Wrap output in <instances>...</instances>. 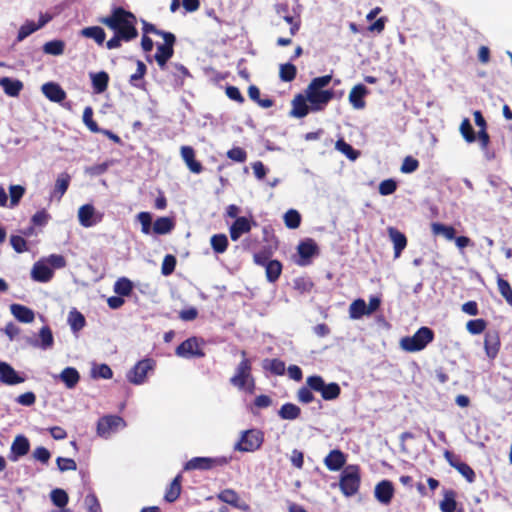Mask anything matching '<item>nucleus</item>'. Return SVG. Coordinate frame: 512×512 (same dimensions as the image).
I'll return each instance as SVG.
<instances>
[{
    "label": "nucleus",
    "mask_w": 512,
    "mask_h": 512,
    "mask_svg": "<svg viewBox=\"0 0 512 512\" xmlns=\"http://www.w3.org/2000/svg\"><path fill=\"white\" fill-rule=\"evenodd\" d=\"M346 463V455L339 449H334L324 459V464L330 471L340 470Z\"/></svg>",
    "instance_id": "b1692460"
},
{
    "label": "nucleus",
    "mask_w": 512,
    "mask_h": 512,
    "mask_svg": "<svg viewBox=\"0 0 512 512\" xmlns=\"http://www.w3.org/2000/svg\"><path fill=\"white\" fill-rule=\"evenodd\" d=\"M387 232L390 240L393 243L394 258L397 259L400 257L401 253L407 246V237L404 233L395 227H388Z\"/></svg>",
    "instance_id": "aec40b11"
},
{
    "label": "nucleus",
    "mask_w": 512,
    "mask_h": 512,
    "mask_svg": "<svg viewBox=\"0 0 512 512\" xmlns=\"http://www.w3.org/2000/svg\"><path fill=\"white\" fill-rule=\"evenodd\" d=\"M25 191L26 189L22 185H11L9 187L10 208H13L19 204L21 198L25 194Z\"/></svg>",
    "instance_id": "864d4df0"
},
{
    "label": "nucleus",
    "mask_w": 512,
    "mask_h": 512,
    "mask_svg": "<svg viewBox=\"0 0 512 512\" xmlns=\"http://www.w3.org/2000/svg\"><path fill=\"white\" fill-rule=\"evenodd\" d=\"M264 441L263 432L258 429H249L242 433L240 440L234 449L241 452H254L258 450Z\"/></svg>",
    "instance_id": "0eeeda50"
},
{
    "label": "nucleus",
    "mask_w": 512,
    "mask_h": 512,
    "mask_svg": "<svg viewBox=\"0 0 512 512\" xmlns=\"http://www.w3.org/2000/svg\"><path fill=\"white\" fill-rule=\"evenodd\" d=\"M146 71H147L146 65L142 61L138 60L137 61V69H136L135 73H133L130 76V80H129L130 84L135 87H138L139 86L138 81L143 79V77L146 74Z\"/></svg>",
    "instance_id": "680f3d73"
},
{
    "label": "nucleus",
    "mask_w": 512,
    "mask_h": 512,
    "mask_svg": "<svg viewBox=\"0 0 512 512\" xmlns=\"http://www.w3.org/2000/svg\"><path fill=\"white\" fill-rule=\"evenodd\" d=\"M297 68L292 63H285L280 65L279 77L284 82H291L296 78Z\"/></svg>",
    "instance_id": "603ef678"
},
{
    "label": "nucleus",
    "mask_w": 512,
    "mask_h": 512,
    "mask_svg": "<svg viewBox=\"0 0 512 512\" xmlns=\"http://www.w3.org/2000/svg\"><path fill=\"white\" fill-rule=\"evenodd\" d=\"M228 463L229 459L226 457H194L185 463L184 470H210Z\"/></svg>",
    "instance_id": "9d476101"
},
{
    "label": "nucleus",
    "mask_w": 512,
    "mask_h": 512,
    "mask_svg": "<svg viewBox=\"0 0 512 512\" xmlns=\"http://www.w3.org/2000/svg\"><path fill=\"white\" fill-rule=\"evenodd\" d=\"M154 365V360L149 358L138 361L127 375L129 382L135 385L144 383L147 373L153 370Z\"/></svg>",
    "instance_id": "f8f14e48"
},
{
    "label": "nucleus",
    "mask_w": 512,
    "mask_h": 512,
    "mask_svg": "<svg viewBox=\"0 0 512 512\" xmlns=\"http://www.w3.org/2000/svg\"><path fill=\"white\" fill-rule=\"evenodd\" d=\"M217 498L219 501L229 504L243 512H248L250 510V505L246 501L242 500L234 489L227 488L222 490L217 494Z\"/></svg>",
    "instance_id": "4468645a"
},
{
    "label": "nucleus",
    "mask_w": 512,
    "mask_h": 512,
    "mask_svg": "<svg viewBox=\"0 0 512 512\" xmlns=\"http://www.w3.org/2000/svg\"><path fill=\"white\" fill-rule=\"evenodd\" d=\"M460 132L468 143L475 141L479 142L480 148L484 152L486 160L490 161L495 158V152L489 148L490 136L487 133V130H460Z\"/></svg>",
    "instance_id": "1a4fd4ad"
},
{
    "label": "nucleus",
    "mask_w": 512,
    "mask_h": 512,
    "mask_svg": "<svg viewBox=\"0 0 512 512\" xmlns=\"http://www.w3.org/2000/svg\"><path fill=\"white\" fill-rule=\"evenodd\" d=\"M133 290V283L125 277L119 278L114 285V291L120 296H129Z\"/></svg>",
    "instance_id": "09e8293b"
},
{
    "label": "nucleus",
    "mask_w": 512,
    "mask_h": 512,
    "mask_svg": "<svg viewBox=\"0 0 512 512\" xmlns=\"http://www.w3.org/2000/svg\"><path fill=\"white\" fill-rule=\"evenodd\" d=\"M80 36L92 39L99 46H102L105 43L106 33L101 26H88L84 27L79 32Z\"/></svg>",
    "instance_id": "cd10ccee"
},
{
    "label": "nucleus",
    "mask_w": 512,
    "mask_h": 512,
    "mask_svg": "<svg viewBox=\"0 0 512 512\" xmlns=\"http://www.w3.org/2000/svg\"><path fill=\"white\" fill-rule=\"evenodd\" d=\"M284 223L289 229H296L301 224V215L297 210L290 209L284 214Z\"/></svg>",
    "instance_id": "5fc2aeb1"
},
{
    "label": "nucleus",
    "mask_w": 512,
    "mask_h": 512,
    "mask_svg": "<svg viewBox=\"0 0 512 512\" xmlns=\"http://www.w3.org/2000/svg\"><path fill=\"white\" fill-rule=\"evenodd\" d=\"M433 339V330L423 326L413 336L403 337L400 341V346L407 352H417L423 350Z\"/></svg>",
    "instance_id": "7ed1b4c3"
},
{
    "label": "nucleus",
    "mask_w": 512,
    "mask_h": 512,
    "mask_svg": "<svg viewBox=\"0 0 512 512\" xmlns=\"http://www.w3.org/2000/svg\"><path fill=\"white\" fill-rule=\"evenodd\" d=\"M26 380L25 374L18 373L10 364L2 361V383L17 385Z\"/></svg>",
    "instance_id": "412c9836"
},
{
    "label": "nucleus",
    "mask_w": 512,
    "mask_h": 512,
    "mask_svg": "<svg viewBox=\"0 0 512 512\" xmlns=\"http://www.w3.org/2000/svg\"><path fill=\"white\" fill-rule=\"evenodd\" d=\"M51 500L55 506L63 508L67 505L69 497L63 489L56 488L51 492Z\"/></svg>",
    "instance_id": "4d7b16f0"
},
{
    "label": "nucleus",
    "mask_w": 512,
    "mask_h": 512,
    "mask_svg": "<svg viewBox=\"0 0 512 512\" xmlns=\"http://www.w3.org/2000/svg\"><path fill=\"white\" fill-rule=\"evenodd\" d=\"M262 367L273 375L281 376L285 373V363L278 358L264 359Z\"/></svg>",
    "instance_id": "e433bc0d"
},
{
    "label": "nucleus",
    "mask_w": 512,
    "mask_h": 512,
    "mask_svg": "<svg viewBox=\"0 0 512 512\" xmlns=\"http://www.w3.org/2000/svg\"><path fill=\"white\" fill-rule=\"evenodd\" d=\"M241 356L242 360L238 364L235 374L230 378V383L240 390L246 388L248 380H251L252 386L254 385V380L251 375V361L247 358L245 350L241 351Z\"/></svg>",
    "instance_id": "423d86ee"
},
{
    "label": "nucleus",
    "mask_w": 512,
    "mask_h": 512,
    "mask_svg": "<svg viewBox=\"0 0 512 512\" xmlns=\"http://www.w3.org/2000/svg\"><path fill=\"white\" fill-rule=\"evenodd\" d=\"M30 449V443L27 437L24 435H18L15 437L9 458L16 461L19 457L25 456Z\"/></svg>",
    "instance_id": "4be33fe9"
},
{
    "label": "nucleus",
    "mask_w": 512,
    "mask_h": 512,
    "mask_svg": "<svg viewBox=\"0 0 512 512\" xmlns=\"http://www.w3.org/2000/svg\"><path fill=\"white\" fill-rule=\"evenodd\" d=\"M142 30L152 32V34L163 38V43L156 44V53L154 60L162 71L169 69L168 62L174 55V46L177 42L175 34L169 31L158 29L154 24L142 20Z\"/></svg>",
    "instance_id": "f03ea898"
},
{
    "label": "nucleus",
    "mask_w": 512,
    "mask_h": 512,
    "mask_svg": "<svg viewBox=\"0 0 512 512\" xmlns=\"http://www.w3.org/2000/svg\"><path fill=\"white\" fill-rule=\"evenodd\" d=\"M335 147L338 151L343 153L348 159H350L352 161L356 160L360 155L359 151H356L355 149H353L352 146L350 144L346 143L342 138H339L336 141Z\"/></svg>",
    "instance_id": "8fccbe9b"
},
{
    "label": "nucleus",
    "mask_w": 512,
    "mask_h": 512,
    "mask_svg": "<svg viewBox=\"0 0 512 512\" xmlns=\"http://www.w3.org/2000/svg\"><path fill=\"white\" fill-rule=\"evenodd\" d=\"M419 167V161L412 156H407L404 158L403 163L401 165V172L402 173H412L416 171Z\"/></svg>",
    "instance_id": "774afa93"
},
{
    "label": "nucleus",
    "mask_w": 512,
    "mask_h": 512,
    "mask_svg": "<svg viewBox=\"0 0 512 512\" xmlns=\"http://www.w3.org/2000/svg\"><path fill=\"white\" fill-rule=\"evenodd\" d=\"M92 87L95 93H103L108 88L109 75L105 71L90 74Z\"/></svg>",
    "instance_id": "473e14b6"
},
{
    "label": "nucleus",
    "mask_w": 512,
    "mask_h": 512,
    "mask_svg": "<svg viewBox=\"0 0 512 512\" xmlns=\"http://www.w3.org/2000/svg\"><path fill=\"white\" fill-rule=\"evenodd\" d=\"M176 264H177V261H176L175 256H173L171 254H167L164 257L163 262H162L161 273L164 276L171 275L175 270Z\"/></svg>",
    "instance_id": "13d9d810"
},
{
    "label": "nucleus",
    "mask_w": 512,
    "mask_h": 512,
    "mask_svg": "<svg viewBox=\"0 0 512 512\" xmlns=\"http://www.w3.org/2000/svg\"><path fill=\"white\" fill-rule=\"evenodd\" d=\"M369 94L368 88L359 83L355 85L349 93V103L354 109H363L366 106L365 97Z\"/></svg>",
    "instance_id": "a211bd4d"
},
{
    "label": "nucleus",
    "mask_w": 512,
    "mask_h": 512,
    "mask_svg": "<svg viewBox=\"0 0 512 512\" xmlns=\"http://www.w3.org/2000/svg\"><path fill=\"white\" fill-rule=\"evenodd\" d=\"M125 426L126 423L122 417L118 415H106L101 417L97 422V434L100 437L108 438L111 434Z\"/></svg>",
    "instance_id": "9b49d317"
},
{
    "label": "nucleus",
    "mask_w": 512,
    "mask_h": 512,
    "mask_svg": "<svg viewBox=\"0 0 512 512\" xmlns=\"http://www.w3.org/2000/svg\"><path fill=\"white\" fill-rule=\"evenodd\" d=\"M38 29H39V27L35 22L27 21L20 27V29L18 31V35H17V40L18 41L24 40L26 37H28L35 31H37Z\"/></svg>",
    "instance_id": "bf43d9fd"
},
{
    "label": "nucleus",
    "mask_w": 512,
    "mask_h": 512,
    "mask_svg": "<svg viewBox=\"0 0 512 512\" xmlns=\"http://www.w3.org/2000/svg\"><path fill=\"white\" fill-rule=\"evenodd\" d=\"M251 228L252 224L246 217H238L230 226V238L237 241L243 234L250 232Z\"/></svg>",
    "instance_id": "a878e982"
},
{
    "label": "nucleus",
    "mask_w": 512,
    "mask_h": 512,
    "mask_svg": "<svg viewBox=\"0 0 512 512\" xmlns=\"http://www.w3.org/2000/svg\"><path fill=\"white\" fill-rule=\"evenodd\" d=\"M306 93L308 101L315 106L328 104L334 96L331 90H310V87H307Z\"/></svg>",
    "instance_id": "5701e85b"
},
{
    "label": "nucleus",
    "mask_w": 512,
    "mask_h": 512,
    "mask_svg": "<svg viewBox=\"0 0 512 512\" xmlns=\"http://www.w3.org/2000/svg\"><path fill=\"white\" fill-rule=\"evenodd\" d=\"M182 480V474L179 473L165 489L164 500L167 503H174L180 497L182 492Z\"/></svg>",
    "instance_id": "393cba45"
},
{
    "label": "nucleus",
    "mask_w": 512,
    "mask_h": 512,
    "mask_svg": "<svg viewBox=\"0 0 512 512\" xmlns=\"http://www.w3.org/2000/svg\"><path fill=\"white\" fill-rule=\"evenodd\" d=\"M70 184V175L67 173H62L56 180L54 187V195H57L58 199H61L62 196L66 193Z\"/></svg>",
    "instance_id": "de8ad7c7"
},
{
    "label": "nucleus",
    "mask_w": 512,
    "mask_h": 512,
    "mask_svg": "<svg viewBox=\"0 0 512 512\" xmlns=\"http://www.w3.org/2000/svg\"><path fill=\"white\" fill-rule=\"evenodd\" d=\"M364 315H369L366 302L359 298L354 300L349 306V316L351 319H360Z\"/></svg>",
    "instance_id": "37998d69"
},
{
    "label": "nucleus",
    "mask_w": 512,
    "mask_h": 512,
    "mask_svg": "<svg viewBox=\"0 0 512 512\" xmlns=\"http://www.w3.org/2000/svg\"><path fill=\"white\" fill-rule=\"evenodd\" d=\"M500 294L505 298L507 303H512V289L509 282L503 278H498L497 281Z\"/></svg>",
    "instance_id": "69168bd1"
},
{
    "label": "nucleus",
    "mask_w": 512,
    "mask_h": 512,
    "mask_svg": "<svg viewBox=\"0 0 512 512\" xmlns=\"http://www.w3.org/2000/svg\"><path fill=\"white\" fill-rule=\"evenodd\" d=\"M501 347L500 335L497 330H489L484 337V350L486 356L493 360L497 357Z\"/></svg>",
    "instance_id": "2eb2a0df"
},
{
    "label": "nucleus",
    "mask_w": 512,
    "mask_h": 512,
    "mask_svg": "<svg viewBox=\"0 0 512 512\" xmlns=\"http://www.w3.org/2000/svg\"><path fill=\"white\" fill-rule=\"evenodd\" d=\"M65 50V42L62 40L48 41L43 45V52L45 54L58 56L62 55Z\"/></svg>",
    "instance_id": "49530a36"
},
{
    "label": "nucleus",
    "mask_w": 512,
    "mask_h": 512,
    "mask_svg": "<svg viewBox=\"0 0 512 512\" xmlns=\"http://www.w3.org/2000/svg\"><path fill=\"white\" fill-rule=\"evenodd\" d=\"M444 457L451 467L456 469L469 483H473L476 479L474 470L465 462H462L460 456L446 450Z\"/></svg>",
    "instance_id": "ddd939ff"
},
{
    "label": "nucleus",
    "mask_w": 512,
    "mask_h": 512,
    "mask_svg": "<svg viewBox=\"0 0 512 512\" xmlns=\"http://www.w3.org/2000/svg\"><path fill=\"white\" fill-rule=\"evenodd\" d=\"M439 506L442 512H455L457 509L456 492L452 489L445 490Z\"/></svg>",
    "instance_id": "c9c22d12"
},
{
    "label": "nucleus",
    "mask_w": 512,
    "mask_h": 512,
    "mask_svg": "<svg viewBox=\"0 0 512 512\" xmlns=\"http://www.w3.org/2000/svg\"><path fill=\"white\" fill-rule=\"evenodd\" d=\"M297 250L302 259H310L318 253V246L314 240L307 239L298 245Z\"/></svg>",
    "instance_id": "4c0bfd02"
},
{
    "label": "nucleus",
    "mask_w": 512,
    "mask_h": 512,
    "mask_svg": "<svg viewBox=\"0 0 512 512\" xmlns=\"http://www.w3.org/2000/svg\"><path fill=\"white\" fill-rule=\"evenodd\" d=\"M95 216V208L91 204L82 205L78 210V219L83 227H91L102 220V215Z\"/></svg>",
    "instance_id": "6ab92c4d"
},
{
    "label": "nucleus",
    "mask_w": 512,
    "mask_h": 512,
    "mask_svg": "<svg viewBox=\"0 0 512 512\" xmlns=\"http://www.w3.org/2000/svg\"><path fill=\"white\" fill-rule=\"evenodd\" d=\"M175 228V221L171 217H159L154 223L152 230L157 235H165L170 233Z\"/></svg>",
    "instance_id": "7c9ffc66"
},
{
    "label": "nucleus",
    "mask_w": 512,
    "mask_h": 512,
    "mask_svg": "<svg viewBox=\"0 0 512 512\" xmlns=\"http://www.w3.org/2000/svg\"><path fill=\"white\" fill-rule=\"evenodd\" d=\"M137 219L141 224V231L143 234H150L152 229V216L149 212H140Z\"/></svg>",
    "instance_id": "052dcab7"
},
{
    "label": "nucleus",
    "mask_w": 512,
    "mask_h": 512,
    "mask_svg": "<svg viewBox=\"0 0 512 512\" xmlns=\"http://www.w3.org/2000/svg\"><path fill=\"white\" fill-rule=\"evenodd\" d=\"M272 255V252L268 249H262L253 255V261L255 264L265 267L267 263L271 262L270 259Z\"/></svg>",
    "instance_id": "e2e57ef3"
},
{
    "label": "nucleus",
    "mask_w": 512,
    "mask_h": 512,
    "mask_svg": "<svg viewBox=\"0 0 512 512\" xmlns=\"http://www.w3.org/2000/svg\"><path fill=\"white\" fill-rule=\"evenodd\" d=\"M10 310L12 315L22 323H31L35 318L34 311L22 304H12Z\"/></svg>",
    "instance_id": "c756f323"
},
{
    "label": "nucleus",
    "mask_w": 512,
    "mask_h": 512,
    "mask_svg": "<svg viewBox=\"0 0 512 512\" xmlns=\"http://www.w3.org/2000/svg\"><path fill=\"white\" fill-rule=\"evenodd\" d=\"M397 189V182L394 179L383 180L379 184V193L382 196H388L393 194Z\"/></svg>",
    "instance_id": "0e129e2a"
},
{
    "label": "nucleus",
    "mask_w": 512,
    "mask_h": 512,
    "mask_svg": "<svg viewBox=\"0 0 512 512\" xmlns=\"http://www.w3.org/2000/svg\"><path fill=\"white\" fill-rule=\"evenodd\" d=\"M486 327L487 321L482 318L472 319L466 323V329L472 335H478L483 333Z\"/></svg>",
    "instance_id": "6e6d98bb"
},
{
    "label": "nucleus",
    "mask_w": 512,
    "mask_h": 512,
    "mask_svg": "<svg viewBox=\"0 0 512 512\" xmlns=\"http://www.w3.org/2000/svg\"><path fill=\"white\" fill-rule=\"evenodd\" d=\"M301 414L300 408L293 403H285L281 406L278 411V415L280 418L284 420H294L297 419Z\"/></svg>",
    "instance_id": "c03bdc74"
},
{
    "label": "nucleus",
    "mask_w": 512,
    "mask_h": 512,
    "mask_svg": "<svg viewBox=\"0 0 512 512\" xmlns=\"http://www.w3.org/2000/svg\"><path fill=\"white\" fill-rule=\"evenodd\" d=\"M248 96L251 100L255 101L259 106L263 108H269L273 105V100L266 98L261 99L260 98V90L255 85H250L248 88Z\"/></svg>",
    "instance_id": "3c124183"
},
{
    "label": "nucleus",
    "mask_w": 512,
    "mask_h": 512,
    "mask_svg": "<svg viewBox=\"0 0 512 512\" xmlns=\"http://www.w3.org/2000/svg\"><path fill=\"white\" fill-rule=\"evenodd\" d=\"M394 491L391 481L382 480L375 486L374 495L380 503L388 505L394 496Z\"/></svg>",
    "instance_id": "f3484780"
},
{
    "label": "nucleus",
    "mask_w": 512,
    "mask_h": 512,
    "mask_svg": "<svg viewBox=\"0 0 512 512\" xmlns=\"http://www.w3.org/2000/svg\"><path fill=\"white\" fill-rule=\"evenodd\" d=\"M43 94L53 102H61L65 99L66 93L57 83L48 82L42 86Z\"/></svg>",
    "instance_id": "c85d7f7f"
},
{
    "label": "nucleus",
    "mask_w": 512,
    "mask_h": 512,
    "mask_svg": "<svg viewBox=\"0 0 512 512\" xmlns=\"http://www.w3.org/2000/svg\"><path fill=\"white\" fill-rule=\"evenodd\" d=\"M204 341L198 337H190L177 346L175 353L182 358H202L205 352L202 349Z\"/></svg>",
    "instance_id": "6e6552de"
},
{
    "label": "nucleus",
    "mask_w": 512,
    "mask_h": 512,
    "mask_svg": "<svg viewBox=\"0 0 512 512\" xmlns=\"http://www.w3.org/2000/svg\"><path fill=\"white\" fill-rule=\"evenodd\" d=\"M306 383L313 391L320 392L326 401L335 400L341 394V388L336 382L326 384L319 375L309 376Z\"/></svg>",
    "instance_id": "39448f33"
},
{
    "label": "nucleus",
    "mask_w": 512,
    "mask_h": 512,
    "mask_svg": "<svg viewBox=\"0 0 512 512\" xmlns=\"http://www.w3.org/2000/svg\"><path fill=\"white\" fill-rule=\"evenodd\" d=\"M181 156L191 172L196 174L202 172L203 166L195 159V151L191 146H182Z\"/></svg>",
    "instance_id": "bb28decb"
},
{
    "label": "nucleus",
    "mask_w": 512,
    "mask_h": 512,
    "mask_svg": "<svg viewBox=\"0 0 512 512\" xmlns=\"http://www.w3.org/2000/svg\"><path fill=\"white\" fill-rule=\"evenodd\" d=\"M60 379L65 383L67 388L71 389L79 382L80 375L75 368L67 367L61 372Z\"/></svg>",
    "instance_id": "a19ab883"
},
{
    "label": "nucleus",
    "mask_w": 512,
    "mask_h": 512,
    "mask_svg": "<svg viewBox=\"0 0 512 512\" xmlns=\"http://www.w3.org/2000/svg\"><path fill=\"white\" fill-rule=\"evenodd\" d=\"M39 339L32 342L33 346L40 347L43 350L51 348L54 344V337L49 326H43L39 331Z\"/></svg>",
    "instance_id": "2f4dec72"
},
{
    "label": "nucleus",
    "mask_w": 512,
    "mask_h": 512,
    "mask_svg": "<svg viewBox=\"0 0 512 512\" xmlns=\"http://www.w3.org/2000/svg\"><path fill=\"white\" fill-rule=\"evenodd\" d=\"M169 69H171V74L180 80L190 76L189 70L181 63H172Z\"/></svg>",
    "instance_id": "338daca9"
},
{
    "label": "nucleus",
    "mask_w": 512,
    "mask_h": 512,
    "mask_svg": "<svg viewBox=\"0 0 512 512\" xmlns=\"http://www.w3.org/2000/svg\"><path fill=\"white\" fill-rule=\"evenodd\" d=\"M264 268L268 282L275 283L282 273L283 266L280 261L272 260Z\"/></svg>",
    "instance_id": "ea45409f"
},
{
    "label": "nucleus",
    "mask_w": 512,
    "mask_h": 512,
    "mask_svg": "<svg viewBox=\"0 0 512 512\" xmlns=\"http://www.w3.org/2000/svg\"><path fill=\"white\" fill-rule=\"evenodd\" d=\"M98 22L128 39L134 40L138 36L136 16L123 7H114L110 15L99 17Z\"/></svg>",
    "instance_id": "f257e3e1"
},
{
    "label": "nucleus",
    "mask_w": 512,
    "mask_h": 512,
    "mask_svg": "<svg viewBox=\"0 0 512 512\" xmlns=\"http://www.w3.org/2000/svg\"><path fill=\"white\" fill-rule=\"evenodd\" d=\"M54 276L53 269L43 260L37 261L31 270V277L34 281L46 283Z\"/></svg>",
    "instance_id": "dca6fc26"
},
{
    "label": "nucleus",
    "mask_w": 512,
    "mask_h": 512,
    "mask_svg": "<svg viewBox=\"0 0 512 512\" xmlns=\"http://www.w3.org/2000/svg\"><path fill=\"white\" fill-rule=\"evenodd\" d=\"M431 230L434 235H442L447 240H453L456 235V230L453 226L445 225L440 222L432 223Z\"/></svg>",
    "instance_id": "79ce46f5"
},
{
    "label": "nucleus",
    "mask_w": 512,
    "mask_h": 512,
    "mask_svg": "<svg viewBox=\"0 0 512 512\" xmlns=\"http://www.w3.org/2000/svg\"><path fill=\"white\" fill-rule=\"evenodd\" d=\"M68 323L73 332H79L86 325L84 315L77 309H72L68 314Z\"/></svg>",
    "instance_id": "58836bf2"
},
{
    "label": "nucleus",
    "mask_w": 512,
    "mask_h": 512,
    "mask_svg": "<svg viewBox=\"0 0 512 512\" xmlns=\"http://www.w3.org/2000/svg\"><path fill=\"white\" fill-rule=\"evenodd\" d=\"M211 247L215 253H224L229 245L228 238L225 234H214L210 239Z\"/></svg>",
    "instance_id": "a18cd8bd"
},
{
    "label": "nucleus",
    "mask_w": 512,
    "mask_h": 512,
    "mask_svg": "<svg viewBox=\"0 0 512 512\" xmlns=\"http://www.w3.org/2000/svg\"><path fill=\"white\" fill-rule=\"evenodd\" d=\"M360 469L357 465H349L342 472L339 486L345 496L355 495L360 487Z\"/></svg>",
    "instance_id": "20e7f679"
},
{
    "label": "nucleus",
    "mask_w": 512,
    "mask_h": 512,
    "mask_svg": "<svg viewBox=\"0 0 512 512\" xmlns=\"http://www.w3.org/2000/svg\"><path fill=\"white\" fill-rule=\"evenodd\" d=\"M2 88L11 97H17L23 89V82L18 79L2 77Z\"/></svg>",
    "instance_id": "72a5a7b5"
},
{
    "label": "nucleus",
    "mask_w": 512,
    "mask_h": 512,
    "mask_svg": "<svg viewBox=\"0 0 512 512\" xmlns=\"http://www.w3.org/2000/svg\"><path fill=\"white\" fill-rule=\"evenodd\" d=\"M307 97H304L301 94L295 96L292 101V111L291 114L295 117L302 118L306 116L309 112V107L307 105Z\"/></svg>",
    "instance_id": "f704fd0d"
}]
</instances>
